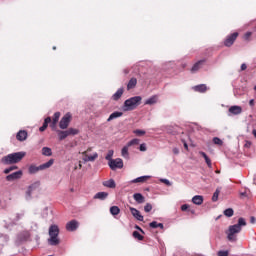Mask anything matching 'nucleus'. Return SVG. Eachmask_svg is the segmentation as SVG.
I'll return each instance as SVG.
<instances>
[{
	"mask_svg": "<svg viewBox=\"0 0 256 256\" xmlns=\"http://www.w3.org/2000/svg\"><path fill=\"white\" fill-rule=\"evenodd\" d=\"M247 225V222L244 220V218H239L238 223L234 224L232 226H229L228 232H227V239L228 241H231L232 243H235L237 241V233H241V227H245Z\"/></svg>",
	"mask_w": 256,
	"mask_h": 256,
	"instance_id": "1",
	"label": "nucleus"
},
{
	"mask_svg": "<svg viewBox=\"0 0 256 256\" xmlns=\"http://www.w3.org/2000/svg\"><path fill=\"white\" fill-rule=\"evenodd\" d=\"M25 152H15L8 154L1 159V163L3 165H15L17 163H21L23 161V158L25 157Z\"/></svg>",
	"mask_w": 256,
	"mask_h": 256,
	"instance_id": "2",
	"label": "nucleus"
},
{
	"mask_svg": "<svg viewBox=\"0 0 256 256\" xmlns=\"http://www.w3.org/2000/svg\"><path fill=\"white\" fill-rule=\"evenodd\" d=\"M49 237L48 244L52 247H56L61 243V240H59V226L54 224L49 227Z\"/></svg>",
	"mask_w": 256,
	"mask_h": 256,
	"instance_id": "3",
	"label": "nucleus"
},
{
	"mask_svg": "<svg viewBox=\"0 0 256 256\" xmlns=\"http://www.w3.org/2000/svg\"><path fill=\"white\" fill-rule=\"evenodd\" d=\"M141 96H134L125 100L123 105V111H134L139 105H141Z\"/></svg>",
	"mask_w": 256,
	"mask_h": 256,
	"instance_id": "4",
	"label": "nucleus"
},
{
	"mask_svg": "<svg viewBox=\"0 0 256 256\" xmlns=\"http://www.w3.org/2000/svg\"><path fill=\"white\" fill-rule=\"evenodd\" d=\"M53 163H55V160L50 159L48 162L40 165V166H36V165H30L28 168V173L30 175H35V173H39V171H45V169H49V167H51L53 165Z\"/></svg>",
	"mask_w": 256,
	"mask_h": 256,
	"instance_id": "5",
	"label": "nucleus"
},
{
	"mask_svg": "<svg viewBox=\"0 0 256 256\" xmlns=\"http://www.w3.org/2000/svg\"><path fill=\"white\" fill-rule=\"evenodd\" d=\"M91 151H93V148L89 147L86 151L82 152V155H83L82 159L84 163H87L89 161L93 162L99 157V154L97 152L89 156V153H91Z\"/></svg>",
	"mask_w": 256,
	"mask_h": 256,
	"instance_id": "6",
	"label": "nucleus"
},
{
	"mask_svg": "<svg viewBox=\"0 0 256 256\" xmlns=\"http://www.w3.org/2000/svg\"><path fill=\"white\" fill-rule=\"evenodd\" d=\"M78 134H79V130L74 128H69L68 130H65V131L58 130V137L60 141L67 139L69 135H78Z\"/></svg>",
	"mask_w": 256,
	"mask_h": 256,
	"instance_id": "7",
	"label": "nucleus"
},
{
	"mask_svg": "<svg viewBox=\"0 0 256 256\" xmlns=\"http://www.w3.org/2000/svg\"><path fill=\"white\" fill-rule=\"evenodd\" d=\"M73 120V115L71 112L66 113L59 122L60 129H67L69 127V123Z\"/></svg>",
	"mask_w": 256,
	"mask_h": 256,
	"instance_id": "8",
	"label": "nucleus"
},
{
	"mask_svg": "<svg viewBox=\"0 0 256 256\" xmlns=\"http://www.w3.org/2000/svg\"><path fill=\"white\" fill-rule=\"evenodd\" d=\"M108 165L112 171H115L116 169H123V159L116 158L114 160H110Z\"/></svg>",
	"mask_w": 256,
	"mask_h": 256,
	"instance_id": "9",
	"label": "nucleus"
},
{
	"mask_svg": "<svg viewBox=\"0 0 256 256\" xmlns=\"http://www.w3.org/2000/svg\"><path fill=\"white\" fill-rule=\"evenodd\" d=\"M239 37V33L234 32L230 35H228L224 41L225 47H231L235 41H237V38Z\"/></svg>",
	"mask_w": 256,
	"mask_h": 256,
	"instance_id": "10",
	"label": "nucleus"
},
{
	"mask_svg": "<svg viewBox=\"0 0 256 256\" xmlns=\"http://www.w3.org/2000/svg\"><path fill=\"white\" fill-rule=\"evenodd\" d=\"M66 229L68 231H77L79 229V222L77 220H71L66 224Z\"/></svg>",
	"mask_w": 256,
	"mask_h": 256,
	"instance_id": "11",
	"label": "nucleus"
},
{
	"mask_svg": "<svg viewBox=\"0 0 256 256\" xmlns=\"http://www.w3.org/2000/svg\"><path fill=\"white\" fill-rule=\"evenodd\" d=\"M41 183L40 182H34L33 184H31L28 187V190L26 191V195L27 197L30 199L31 194L33 193V191H36V189H39Z\"/></svg>",
	"mask_w": 256,
	"mask_h": 256,
	"instance_id": "12",
	"label": "nucleus"
},
{
	"mask_svg": "<svg viewBox=\"0 0 256 256\" xmlns=\"http://www.w3.org/2000/svg\"><path fill=\"white\" fill-rule=\"evenodd\" d=\"M21 177H23V171L19 170L17 172L9 174L6 177V179H7V181H15V179H21Z\"/></svg>",
	"mask_w": 256,
	"mask_h": 256,
	"instance_id": "13",
	"label": "nucleus"
},
{
	"mask_svg": "<svg viewBox=\"0 0 256 256\" xmlns=\"http://www.w3.org/2000/svg\"><path fill=\"white\" fill-rule=\"evenodd\" d=\"M129 209L130 213L133 215L135 219H137V221H143V215H141V212H139V210L133 207H130Z\"/></svg>",
	"mask_w": 256,
	"mask_h": 256,
	"instance_id": "14",
	"label": "nucleus"
},
{
	"mask_svg": "<svg viewBox=\"0 0 256 256\" xmlns=\"http://www.w3.org/2000/svg\"><path fill=\"white\" fill-rule=\"evenodd\" d=\"M204 63L205 60H199L198 62H196L191 68V73H197V71H199V69L203 67Z\"/></svg>",
	"mask_w": 256,
	"mask_h": 256,
	"instance_id": "15",
	"label": "nucleus"
},
{
	"mask_svg": "<svg viewBox=\"0 0 256 256\" xmlns=\"http://www.w3.org/2000/svg\"><path fill=\"white\" fill-rule=\"evenodd\" d=\"M27 136H28L27 131H25V130H20V131L17 133V135H16V139H17L18 141H26V140H27Z\"/></svg>",
	"mask_w": 256,
	"mask_h": 256,
	"instance_id": "16",
	"label": "nucleus"
},
{
	"mask_svg": "<svg viewBox=\"0 0 256 256\" xmlns=\"http://www.w3.org/2000/svg\"><path fill=\"white\" fill-rule=\"evenodd\" d=\"M194 91L196 93H206L207 92V85L205 84H199L193 87Z\"/></svg>",
	"mask_w": 256,
	"mask_h": 256,
	"instance_id": "17",
	"label": "nucleus"
},
{
	"mask_svg": "<svg viewBox=\"0 0 256 256\" xmlns=\"http://www.w3.org/2000/svg\"><path fill=\"white\" fill-rule=\"evenodd\" d=\"M151 179V176H141L138 178H135L134 180H131L130 183H147Z\"/></svg>",
	"mask_w": 256,
	"mask_h": 256,
	"instance_id": "18",
	"label": "nucleus"
},
{
	"mask_svg": "<svg viewBox=\"0 0 256 256\" xmlns=\"http://www.w3.org/2000/svg\"><path fill=\"white\" fill-rule=\"evenodd\" d=\"M243 109L240 106H232L229 108V113L232 115H241Z\"/></svg>",
	"mask_w": 256,
	"mask_h": 256,
	"instance_id": "19",
	"label": "nucleus"
},
{
	"mask_svg": "<svg viewBox=\"0 0 256 256\" xmlns=\"http://www.w3.org/2000/svg\"><path fill=\"white\" fill-rule=\"evenodd\" d=\"M133 199L136 201V203H143L145 201V196L141 193H135L133 195Z\"/></svg>",
	"mask_w": 256,
	"mask_h": 256,
	"instance_id": "20",
	"label": "nucleus"
},
{
	"mask_svg": "<svg viewBox=\"0 0 256 256\" xmlns=\"http://www.w3.org/2000/svg\"><path fill=\"white\" fill-rule=\"evenodd\" d=\"M124 90L123 88H119L116 93L112 96L113 101H119L123 96Z\"/></svg>",
	"mask_w": 256,
	"mask_h": 256,
	"instance_id": "21",
	"label": "nucleus"
},
{
	"mask_svg": "<svg viewBox=\"0 0 256 256\" xmlns=\"http://www.w3.org/2000/svg\"><path fill=\"white\" fill-rule=\"evenodd\" d=\"M109 197L107 192H98L95 194L94 199H100V201H105V198Z\"/></svg>",
	"mask_w": 256,
	"mask_h": 256,
	"instance_id": "22",
	"label": "nucleus"
},
{
	"mask_svg": "<svg viewBox=\"0 0 256 256\" xmlns=\"http://www.w3.org/2000/svg\"><path fill=\"white\" fill-rule=\"evenodd\" d=\"M137 87V78H131L127 85V90L130 91V89H135Z\"/></svg>",
	"mask_w": 256,
	"mask_h": 256,
	"instance_id": "23",
	"label": "nucleus"
},
{
	"mask_svg": "<svg viewBox=\"0 0 256 256\" xmlns=\"http://www.w3.org/2000/svg\"><path fill=\"white\" fill-rule=\"evenodd\" d=\"M103 186L108 187L109 189H115L116 187L115 180L110 179V180L104 181Z\"/></svg>",
	"mask_w": 256,
	"mask_h": 256,
	"instance_id": "24",
	"label": "nucleus"
},
{
	"mask_svg": "<svg viewBox=\"0 0 256 256\" xmlns=\"http://www.w3.org/2000/svg\"><path fill=\"white\" fill-rule=\"evenodd\" d=\"M129 147L128 144H126L122 150H121V155L124 157V159H129Z\"/></svg>",
	"mask_w": 256,
	"mask_h": 256,
	"instance_id": "25",
	"label": "nucleus"
},
{
	"mask_svg": "<svg viewBox=\"0 0 256 256\" xmlns=\"http://www.w3.org/2000/svg\"><path fill=\"white\" fill-rule=\"evenodd\" d=\"M194 205H203V196L196 195L192 198Z\"/></svg>",
	"mask_w": 256,
	"mask_h": 256,
	"instance_id": "26",
	"label": "nucleus"
},
{
	"mask_svg": "<svg viewBox=\"0 0 256 256\" xmlns=\"http://www.w3.org/2000/svg\"><path fill=\"white\" fill-rule=\"evenodd\" d=\"M49 123H51V117L45 118L43 125L39 128V131L43 133V131L49 127Z\"/></svg>",
	"mask_w": 256,
	"mask_h": 256,
	"instance_id": "27",
	"label": "nucleus"
},
{
	"mask_svg": "<svg viewBox=\"0 0 256 256\" xmlns=\"http://www.w3.org/2000/svg\"><path fill=\"white\" fill-rule=\"evenodd\" d=\"M118 117H123V112H113L109 118L107 119V121H113V119H118Z\"/></svg>",
	"mask_w": 256,
	"mask_h": 256,
	"instance_id": "28",
	"label": "nucleus"
},
{
	"mask_svg": "<svg viewBox=\"0 0 256 256\" xmlns=\"http://www.w3.org/2000/svg\"><path fill=\"white\" fill-rule=\"evenodd\" d=\"M42 155H44L45 157H51V155H53V151L49 147H43Z\"/></svg>",
	"mask_w": 256,
	"mask_h": 256,
	"instance_id": "29",
	"label": "nucleus"
},
{
	"mask_svg": "<svg viewBox=\"0 0 256 256\" xmlns=\"http://www.w3.org/2000/svg\"><path fill=\"white\" fill-rule=\"evenodd\" d=\"M201 157H203L205 159V162H206V165L208 167H212V164H211V159L209 158V156H207V154L205 152H199Z\"/></svg>",
	"mask_w": 256,
	"mask_h": 256,
	"instance_id": "30",
	"label": "nucleus"
},
{
	"mask_svg": "<svg viewBox=\"0 0 256 256\" xmlns=\"http://www.w3.org/2000/svg\"><path fill=\"white\" fill-rule=\"evenodd\" d=\"M240 198L245 199L246 197H249V189L244 188L243 190H240Z\"/></svg>",
	"mask_w": 256,
	"mask_h": 256,
	"instance_id": "31",
	"label": "nucleus"
},
{
	"mask_svg": "<svg viewBox=\"0 0 256 256\" xmlns=\"http://www.w3.org/2000/svg\"><path fill=\"white\" fill-rule=\"evenodd\" d=\"M110 213L111 215H119V213H121V209H119L118 206H112L110 208Z\"/></svg>",
	"mask_w": 256,
	"mask_h": 256,
	"instance_id": "32",
	"label": "nucleus"
},
{
	"mask_svg": "<svg viewBox=\"0 0 256 256\" xmlns=\"http://www.w3.org/2000/svg\"><path fill=\"white\" fill-rule=\"evenodd\" d=\"M132 236L134 237V239H137L138 241H143V239H145V237H143V235H141V233H139L138 231H134L132 233Z\"/></svg>",
	"mask_w": 256,
	"mask_h": 256,
	"instance_id": "33",
	"label": "nucleus"
},
{
	"mask_svg": "<svg viewBox=\"0 0 256 256\" xmlns=\"http://www.w3.org/2000/svg\"><path fill=\"white\" fill-rule=\"evenodd\" d=\"M139 143H141V140L134 138L131 141H129L126 145H128V147H133L134 145H139Z\"/></svg>",
	"mask_w": 256,
	"mask_h": 256,
	"instance_id": "34",
	"label": "nucleus"
},
{
	"mask_svg": "<svg viewBox=\"0 0 256 256\" xmlns=\"http://www.w3.org/2000/svg\"><path fill=\"white\" fill-rule=\"evenodd\" d=\"M157 103V97L153 96L146 100L145 105H155Z\"/></svg>",
	"mask_w": 256,
	"mask_h": 256,
	"instance_id": "35",
	"label": "nucleus"
},
{
	"mask_svg": "<svg viewBox=\"0 0 256 256\" xmlns=\"http://www.w3.org/2000/svg\"><path fill=\"white\" fill-rule=\"evenodd\" d=\"M234 213H235V211H233L232 208H228V209H226V210L224 211L225 217H233Z\"/></svg>",
	"mask_w": 256,
	"mask_h": 256,
	"instance_id": "36",
	"label": "nucleus"
},
{
	"mask_svg": "<svg viewBox=\"0 0 256 256\" xmlns=\"http://www.w3.org/2000/svg\"><path fill=\"white\" fill-rule=\"evenodd\" d=\"M221 193V191L219 189H216V191L214 192L213 196H212V201L215 203L216 201H218L219 199V194Z\"/></svg>",
	"mask_w": 256,
	"mask_h": 256,
	"instance_id": "37",
	"label": "nucleus"
},
{
	"mask_svg": "<svg viewBox=\"0 0 256 256\" xmlns=\"http://www.w3.org/2000/svg\"><path fill=\"white\" fill-rule=\"evenodd\" d=\"M61 117V112L54 113V116L52 118V122L59 123V118Z\"/></svg>",
	"mask_w": 256,
	"mask_h": 256,
	"instance_id": "38",
	"label": "nucleus"
},
{
	"mask_svg": "<svg viewBox=\"0 0 256 256\" xmlns=\"http://www.w3.org/2000/svg\"><path fill=\"white\" fill-rule=\"evenodd\" d=\"M16 169H18L17 166H11V167H9V168H6V169L4 170V173H5V175H9V173H11V171H15Z\"/></svg>",
	"mask_w": 256,
	"mask_h": 256,
	"instance_id": "39",
	"label": "nucleus"
},
{
	"mask_svg": "<svg viewBox=\"0 0 256 256\" xmlns=\"http://www.w3.org/2000/svg\"><path fill=\"white\" fill-rule=\"evenodd\" d=\"M213 144L214 145H223V140H221L219 137H214Z\"/></svg>",
	"mask_w": 256,
	"mask_h": 256,
	"instance_id": "40",
	"label": "nucleus"
},
{
	"mask_svg": "<svg viewBox=\"0 0 256 256\" xmlns=\"http://www.w3.org/2000/svg\"><path fill=\"white\" fill-rule=\"evenodd\" d=\"M153 209V206L149 203H147L144 207L145 213H151V210Z\"/></svg>",
	"mask_w": 256,
	"mask_h": 256,
	"instance_id": "41",
	"label": "nucleus"
},
{
	"mask_svg": "<svg viewBox=\"0 0 256 256\" xmlns=\"http://www.w3.org/2000/svg\"><path fill=\"white\" fill-rule=\"evenodd\" d=\"M134 134L141 137L142 135H145V130H134Z\"/></svg>",
	"mask_w": 256,
	"mask_h": 256,
	"instance_id": "42",
	"label": "nucleus"
},
{
	"mask_svg": "<svg viewBox=\"0 0 256 256\" xmlns=\"http://www.w3.org/2000/svg\"><path fill=\"white\" fill-rule=\"evenodd\" d=\"M159 226V223L157 221H153L149 224V227H151L152 229H157Z\"/></svg>",
	"mask_w": 256,
	"mask_h": 256,
	"instance_id": "43",
	"label": "nucleus"
},
{
	"mask_svg": "<svg viewBox=\"0 0 256 256\" xmlns=\"http://www.w3.org/2000/svg\"><path fill=\"white\" fill-rule=\"evenodd\" d=\"M113 157V150H110L109 152H108V154L106 155V157H105V159L107 160V161H111L112 158Z\"/></svg>",
	"mask_w": 256,
	"mask_h": 256,
	"instance_id": "44",
	"label": "nucleus"
},
{
	"mask_svg": "<svg viewBox=\"0 0 256 256\" xmlns=\"http://www.w3.org/2000/svg\"><path fill=\"white\" fill-rule=\"evenodd\" d=\"M50 127L52 129V131H55V129H57V122H50Z\"/></svg>",
	"mask_w": 256,
	"mask_h": 256,
	"instance_id": "45",
	"label": "nucleus"
},
{
	"mask_svg": "<svg viewBox=\"0 0 256 256\" xmlns=\"http://www.w3.org/2000/svg\"><path fill=\"white\" fill-rule=\"evenodd\" d=\"M161 183H164L168 187H171V182L168 179H161Z\"/></svg>",
	"mask_w": 256,
	"mask_h": 256,
	"instance_id": "46",
	"label": "nucleus"
},
{
	"mask_svg": "<svg viewBox=\"0 0 256 256\" xmlns=\"http://www.w3.org/2000/svg\"><path fill=\"white\" fill-rule=\"evenodd\" d=\"M218 256H229V252L228 251H219Z\"/></svg>",
	"mask_w": 256,
	"mask_h": 256,
	"instance_id": "47",
	"label": "nucleus"
},
{
	"mask_svg": "<svg viewBox=\"0 0 256 256\" xmlns=\"http://www.w3.org/2000/svg\"><path fill=\"white\" fill-rule=\"evenodd\" d=\"M140 151H147V145L145 143L141 144L139 147Z\"/></svg>",
	"mask_w": 256,
	"mask_h": 256,
	"instance_id": "48",
	"label": "nucleus"
},
{
	"mask_svg": "<svg viewBox=\"0 0 256 256\" xmlns=\"http://www.w3.org/2000/svg\"><path fill=\"white\" fill-rule=\"evenodd\" d=\"M187 209H189V205L188 204H183L181 206V211H187Z\"/></svg>",
	"mask_w": 256,
	"mask_h": 256,
	"instance_id": "49",
	"label": "nucleus"
},
{
	"mask_svg": "<svg viewBox=\"0 0 256 256\" xmlns=\"http://www.w3.org/2000/svg\"><path fill=\"white\" fill-rule=\"evenodd\" d=\"M249 105H250V107H255V100H254V99H251V100L249 101Z\"/></svg>",
	"mask_w": 256,
	"mask_h": 256,
	"instance_id": "50",
	"label": "nucleus"
},
{
	"mask_svg": "<svg viewBox=\"0 0 256 256\" xmlns=\"http://www.w3.org/2000/svg\"><path fill=\"white\" fill-rule=\"evenodd\" d=\"M247 69V64L243 63L241 65V71H245Z\"/></svg>",
	"mask_w": 256,
	"mask_h": 256,
	"instance_id": "51",
	"label": "nucleus"
},
{
	"mask_svg": "<svg viewBox=\"0 0 256 256\" xmlns=\"http://www.w3.org/2000/svg\"><path fill=\"white\" fill-rule=\"evenodd\" d=\"M82 168H83V165L81 164V161H79L78 166H76L74 169L77 170V169H82Z\"/></svg>",
	"mask_w": 256,
	"mask_h": 256,
	"instance_id": "52",
	"label": "nucleus"
},
{
	"mask_svg": "<svg viewBox=\"0 0 256 256\" xmlns=\"http://www.w3.org/2000/svg\"><path fill=\"white\" fill-rule=\"evenodd\" d=\"M255 221H256L255 216H251L250 217V223L255 224Z\"/></svg>",
	"mask_w": 256,
	"mask_h": 256,
	"instance_id": "53",
	"label": "nucleus"
},
{
	"mask_svg": "<svg viewBox=\"0 0 256 256\" xmlns=\"http://www.w3.org/2000/svg\"><path fill=\"white\" fill-rule=\"evenodd\" d=\"M173 154H174V155H179V149L174 148V149H173Z\"/></svg>",
	"mask_w": 256,
	"mask_h": 256,
	"instance_id": "54",
	"label": "nucleus"
},
{
	"mask_svg": "<svg viewBox=\"0 0 256 256\" xmlns=\"http://www.w3.org/2000/svg\"><path fill=\"white\" fill-rule=\"evenodd\" d=\"M251 37V32H247L246 34H245V39H249Z\"/></svg>",
	"mask_w": 256,
	"mask_h": 256,
	"instance_id": "55",
	"label": "nucleus"
},
{
	"mask_svg": "<svg viewBox=\"0 0 256 256\" xmlns=\"http://www.w3.org/2000/svg\"><path fill=\"white\" fill-rule=\"evenodd\" d=\"M136 229H138V231H141V233H145V231H143V229H141V227L136 226Z\"/></svg>",
	"mask_w": 256,
	"mask_h": 256,
	"instance_id": "56",
	"label": "nucleus"
},
{
	"mask_svg": "<svg viewBox=\"0 0 256 256\" xmlns=\"http://www.w3.org/2000/svg\"><path fill=\"white\" fill-rule=\"evenodd\" d=\"M184 148H185L186 150H189V146L187 145V142H184Z\"/></svg>",
	"mask_w": 256,
	"mask_h": 256,
	"instance_id": "57",
	"label": "nucleus"
},
{
	"mask_svg": "<svg viewBox=\"0 0 256 256\" xmlns=\"http://www.w3.org/2000/svg\"><path fill=\"white\" fill-rule=\"evenodd\" d=\"M158 227H159L160 229H164L163 223H158Z\"/></svg>",
	"mask_w": 256,
	"mask_h": 256,
	"instance_id": "58",
	"label": "nucleus"
},
{
	"mask_svg": "<svg viewBox=\"0 0 256 256\" xmlns=\"http://www.w3.org/2000/svg\"><path fill=\"white\" fill-rule=\"evenodd\" d=\"M55 49H57V47L54 46V47H53V50L55 51Z\"/></svg>",
	"mask_w": 256,
	"mask_h": 256,
	"instance_id": "59",
	"label": "nucleus"
},
{
	"mask_svg": "<svg viewBox=\"0 0 256 256\" xmlns=\"http://www.w3.org/2000/svg\"><path fill=\"white\" fill-rule=\"evenodd\" d=\"M254 91H256V85L254 86Z\"/></svg>",
	"mask_w": 256,
	"mask_h": 256,
	"instance_id": "60",
	"label": "nucleus"
},
{
	"mask_svg": "<svg viewBox=\"0 0 256 256\" xmlns=\"http://www.w3.org/2000/svg\"><path fill=\"white\" fill-rule=\"evenodd\" d=\"M70 191L73 193V191H74L73 188Z\"/></svg>",
	"mask_w": 256,
	"mask_h": 256,
	"instance_id": "61",
	"label": "nucleus"
}]
</instances>
